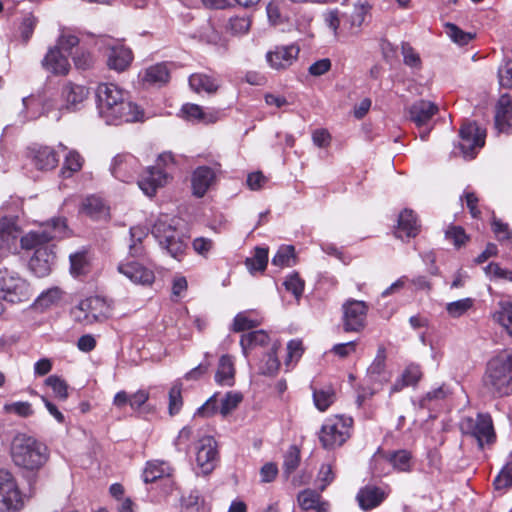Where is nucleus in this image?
<instances>
[{
	"instance_id": "f3484780",
	"label": "nucleus",
	"mask_w": 512,
	"mask_h": 512,
	"mask_svg": "<svg viewBox=\"0 0 512 512\" xmlns=\"http://www.w3.org/2000/svg\"><path fill=\"white\" fill-rule=\"evenodd\" d=\"M452 396L448 386L445 384L429 391L421 400L420 405L430 412L451 413L450 409Z\"/></svg>"
},
{
	"instance_id": "4c0bfd02",
	"label": "nucleus",
	"mask_w": 512,
	"mask_h": 512,
	"mask_svg": "<svg viewBox=\"0 0 512 512\" xmlns=\"http://www.w3.org/2000/svg\"><path fill=\"white\" fill-rule=\"evenodd\" d=\"M298 502L303 510L328 512L329 505L320 501V496L314 491L305 490L298 495Z\"/></svg>"
},
{
	"instance_id": "79ce46f5",
	"label": "nucleus",
	"mask_w": 512,
	"mask_h": 512,
	"mask_svg": "<svg viewBox=\"0 0 512 512\" xmlns=\"http://www.w3.org/2000/svg\"><path fill=\"white\" fill-rule=\"evenodd\" d=\"M251 18L249 16L230 17L225 24V31L232 36H242L250 30Z\"/></svg>"
},
{
	"instance_id": "a19ab883",
	"label": "nucleus",
	"mask_w": 512,
	"mask_h": 512,
	"mask_svg": "<svg viewBox=\"0 0 512 512\" xmlns=\"http://www.w3.org/2000/svg\"><path fill=\"white\" fill-rule=\"evenodd\" d=\"M498 306L499 309L494 312L493 319L512 337V302L500 301Z\"/></svg>"
},
{
	"instance_id": "72a5a7b5",
	"label": "nucleus",
	"mask_w": 512,
	"mask_h": 512,
	"mask_svg": "<svg viewBox=\"0 0 512 512\" xmlns=\"http://www.w3.org/2000/svg\"><path fill=\"white\" fill-rule=\"evenodd\" d=\"M172 472L173 468L168 462L153 460L146 463L142 477L145 483H152L160 478L171 476Z\"/></svg>"
},
{
	"instance_id": "603ef678",
	"label": "nucleus",
	"mask_w": 512,
	"mask_h": 512,
	"mask_svg": "<svg viewBox=\"0 0 512 512\" xmlns=\"http://www.w3.org/2000/svg\"><path fill=\"white\" fill-rule=\"evenodd\" d=\"M300 450L296 445H292L286 451L284 455L283 462V471L284 474L288 477L291 473H293L300 463Z\"/></svg>"
},
{
	"instance_id": "4be33fe9",
	"label": "nucleus",
	"mask_w": 512,
	"mask_h": 512,
	"mask_svg": "<svg viewBox=\"0 0 512 512\" xmlns=\"http://www.w3.org/2000/svg\"><path fill=\"white\" fill-rule=\"evenodd\" d=\"M79 212L95 221H108L110 219V207L99 196L86 197L80 206Z\"/></svg>"
},
{
	"instance_id": "f03ea898",
	"label": "nucleus",
	"mask_w": 512,
	"mask_h": 512,
	"mask_svg": "<svg viewBox=\"0 0 512 512\" xmlns=\"http://www.w3.org/2000/svg\"><path fill=\"white\" fill-rule=\"evenodd\" d=\"M70 230L64 217H55L42 224L39 228L31 230L20 238L21 248L26 251L55 252V241L69 236Z\"/></svg>"
},
{
	"instance_id": "20e7f679",
	"label": "nucleus",
	"mask_w": 512,
	"mask_h": 512,
	"mask_svg": "<svg viewBox=\"0 0 512 512\" xmlns=\"http://www.w3.org/2000/svg\"><path fill=\"white\" fill-rule=\"evenodd\" d=\"M484 383L497 396L512 394V355L506 351L489 360Z\"/></svg>"
},
{
	"instance_id": "6e6d98bb",
	"label": "nucleus",
	"mask_w": 512,
	"mask_h": 512,
	"mask_svg": "<svg viewBox=\"0 0 512 512\" xmlns=\"http://www.w3.org/2000/svg\"><path fill=\"white\" fill-rule=\"evenodd\" d=\"M284 286L296 299H299L303 294L305 282L297 272H293L284 281Z\"/></svg>"
},
{
	"instance_id": "c85d7f7f",
	"label": "nucleus",
	"mask_w": 512,
	"mask_h": 512,
	"mask_svg": "<svg viewBox=\"0 0 512 512\" xmlns=\"http://www.w3.org/2000/svg\"><path fill=\"white\" fill-rule=\"evenodd\" d=\"M118 271L134 283L151 284L154 280V273L136 261L119 264Z\"/></svg>"
},
{
	"instance_id": "69168bd1",
	"label": "nucleus",
	"mask_w": 512,
	"mask_h": 512,
	"mask_svg": "<svg viewBox=\"0 0 512 512\" xmlns=\"http://www.w3.org/2000/svg\"><path fill=\"white\" fill-rule=\"evenodd\" d=\"M201 499L198 492L193 491L181 500V512H199Z\"/></svg>"
},
{
	"instance_id": "f704fd0d",
	"label": "nucleus",
	"mask_w": 512,
	"mask_h": 512,
	"mask_svg": "<svg viewBox=\"0 0 512 512\" xmlns=\"http://www.w3.org/2000/svg\"><path fill=\"white\" fill-rule=\"evenodd\" d=\"M269 342L270 337L265 330H256L243 334L240 339V346L243 354L247 356L248 351L253 350L256 347L266 346Z\"/></svg>"
},
{
	"instance_id": "2eb2a0df",
	"label": "nucleus",
	"mask_w": 512,
	"mask_h": 512,
	"mask_svg": "<svg viewBox=\"0 0 512 512\" xmlns=\"http://www.w3.org/2000/svg\"><path fill=\"white\" fill-rule=\"evenodd\" d=\"M343 330L360 332L365 327L368 306L364 301L349 300L343 305Z\"/></svg>"
},
{
	"instance_id": "dca6fc26",
	"label": "nucleus",
	"mask_w": 512,
	"mask_h": 512,
	"mask_svg": "<svg viewBox=\"0 0 512 512\" xmlns=\"http://www.w3.org/2000/svg\"><path fill=\"white\" fill-rule=\"evenodd\" d=\"M221 172V164L215 163L214 167L198 166L191 174L192 195L202 198L216 183L217 174Z\"/></svg>"
},
{
	"instance_id": "de8ad7c7",
	"label": "nucleus",
	"mask_w": 512,
	"mask_h": 512,
	"mask_svg": "<svg viewBox=\"0 0 512 512\" xmlns=\"http://www.w3.org/2000/svg\"><path fill=\"white\" fill-rule=\"evenodd\" d=\"M368 10V3L355 5L351 13L343 14V25H346L348 23L350 29L359 28L364 22Z\"/></svg>"
},
{
	"instance_id": "ddd939ff",
	"label": "nucleus",
	"mask_w": 512,
	"mask_h": 512,
	"mask_svg": "<svg viewBox=\"0 0 512 512\" xmlns=\"http://www.w3.org/2000/svg\"><path fill=\"white\" fill-rule=\"evenodd\" d=\"M459 136L461 139L459 146L465 158L473 159L485 144V131L481 130L475 122L462 124Z\"/></svg>"
},
{
	"instance_id": "09e8293b",
	"label": "nucleus",
	"mask_w": 512,
	"mask_h": 512,
	"mask_svg": "<svg viewBox=\"0 0 512 512\" xmlns=\"http://www.w3.org/2000/svg\"><path fill=\"white\" fill-rule=\"evenodd\" d=\"M70 272L74 276L85 275L89 271V262L86 251H79L71 254L70 257Z\"/></svg>"
},
{
	"instance_id": "13d9d810",
	"label": "nucleus",
	"mask_w": 512,
	"mask_h": 512,
	"mask_svg": "<svg viewBox=\"0 0 512 512\" xmlns=\"http://www.w3.org/2000/svg\"><path fill=\"white\" fill-rule=\"evenodd\" d=\"M37 22V18L34 17L31 13L23 17L22 22L19 26V32L24 44H27L30 38L32 37Z\"/></svg>"
},
{
	"instance_id": "9b49d317",
	"label": "nucleus",
	"mask_w": 512,
	"mask_h": 512,
	"mask_svg": "<svg viewBox=\"0 0 512 512\" xmlns=\"http://www.w3.org/2000/svg\"><path fill=\"white\" fill-rule=\"evenodd\" d=\"M198 473L210 474L217 466L219 460L217 442L212 436H203L194 446Z\"/></svg>"
},
{
	"instance_id": "c756f323",
	"label": "nucleus",
	"mask_w": 512,
	"mask_h": 512,
	"mask_svg": "<svg viewBox=\"0 0 512 512\" xmlns=\"http://www.w3.org/2000/svg\"><path fill=\"white\" fill-rule=\"evenodd\" d=\"M512 98L509 94L500 96L495 111V127L499 132L508 133L511 129Z\"/></svg>"
},
{
	"instance_id": "864d4df0",
	"label": "nucleus",
	"mask_w": 512,
	"mask_h": 512,
	"mask_svg": "<svg viewBox=\"0 0 512 512\" xmlns=\"http://www.w3.org/2000/svg\"><path fill=\"white\" fill-rule=\"evenodd\" d=\"M182 383L180 381H176L169 391V406L168 410L170 415L178 414L183 405L182 400Z\"/></svg>"
},
{
	"instance_id": "9d476101",
	"label": "nucleus",
	"mask_w": 512,
	"mask_h": 512,
	"mask_svg": "<svg viewBox=\"0 0 512 512\" xmlns=\"http://www.w3.org/2000/svg\"><path fill=\"white\" fill-rule=\"evenodd\" d=\"M386 348L381 345L378 347L377 354L367 369L366 379L372 387L367 392L363 389V393L357 397V404L360 406L367 394L373 395L379 387L389 381V373L386 370Z\"/></svg>"
},
{
	"instance_id": "ea45409f",
	"label": "nucleus",
	"mask_w": 512,
	"mask_h": 512,
	"mask_svg": "<svg viewBox=\"0 0 512 512\" xmlns=\"http://www.w3.org/2000/svg\"><path fill=\"white\" fill-rule=\"evenodd\" d=\"M422 377V372L419 365L410 364L402 373L401 379L398 380L392 387V392H398L405 386L417 384Z\"/></svg>"
},
{
	"instance_id": "aec40b11",
	"label": "nucleus",
	"mask_w": 512,
	"mask_h": 512,
	"mask_svg": "<svg viewBox=\"0 0 512 512\" xmlns=\"http://www.w3.org/2000/svg\"><path fill=\"white\" fill-rule=\"evenodd\" d=\"M88 89L85 86L72 82L65 84L61 91L62 104L60 111L74 112L80 109L81 104L88 96Z\"/></svg>"
},
{
	"instance_id": "4d7b16f0",
	"label": "nucleus",
	"mask_w": 512,
	"mask_h": 512,
	"mask_svg": "<svg viewBox=\"0 0 512 512\" xmlns=\"http://www.w3.org/2000/svg\"><path fill=\"white\" fill-rule=\"evenodd\" d=\"M445 237L447 240L452 241L457 248L465 245V243L469 240V237L463 227L456 225H450L447 228Z\"/></svg>"
},
{
	"instance_id": "4468645a",
	"label": "nucleus",
	"mask_w": 512,
	"mask_h": 512,
	"mask_svg": "<svg viewBox=\"0 0 512 512\" xmlns=\"http://www.w3.org/2000/svg\"><path fill=\"white\" fill-rule=\"evenodd\" d=\"M242 400L243 396L240 392L229 391L224 395L215 393L198 409V412L226 416L232 413Z\"/></svg>"
},
{
	"instance_id": "58836bf2",
	"label": "nucleus",
	"mask_w": 512,
	"mask_h": 512,
	"mask_svg": "<svg viewBox=\"0 0 512 512\" xmlns=\"http://www.w3.org/2000/svg\"><path fill=\"white\" fill-rule=\"evenodd\" d=\"M22 102L28 119H37L41 115H45V94L24 97Z\"/></svg>"
},
{
	"instance_id": "5701e85b",
	"label": "nucleus",
	"mask_w": 512,
	"mask_h": 512,
	"mask_svg": "<svg viewBox=\"0 0 512 512\" xmlns=\"http://www.w3.org/2000/svg\"><path fill=\"white\" fill-rule=\"evenodd\" d=\"M387 496L388 491L384 488L375 485H366L358 491L356 500L362 510L369 511L378 507Z\"/></svg>"
},
{
	"instance_id": "473e14b6",
	"label": "nucleus",
	"mask_w": 512,
	"mask_h": 512,
	"mask_svg": "<svg viewBox=\"0 0 512 512\" xmlns=\"http://www.w3.org/2000/svg\"><path fill=\"white\" fill-rule=\"evenodd\" d=\"M55 259V252L40 251L38 254L31 256L28 265L32 273L41 278L50 274Z\"/></svg>"
},
{
	"instance_id": "0eeeda50",
	"label": "nucleus",
	"mask_w": 512,
	"mask_h": 512,
	"mask_svg": "<svg viewBox=\"0 0 512 512\" xmlns=\"http://www.w3.org/2000/svg\"><path fill=\"white\" fill-rule=\"evenodd\" d=\"M459 427L466 438L476 441L479 449L495 441L496 435L491 418H463Z\"/></svg>"
},
{
	"instance_id": "cd10ccee",
	"label": "nucleus",
	"mask_w": 512,
	"mask_h": 512,
	"mask_svg": "<svg viewBox=\"0 0 512 512\" xmlns=\"http://www.w3.org/2000/svg\"><path fill=\"white\" fill-rule=\"evenodd\" d=\"M437 112V105L427 100H418L409 108L410 120L418 127L427 125Z\"/></svg>"
},
{
	"instance_id": "b1692460",
	"label": "nucleus",
	"mask_w": 512,
	"mask_h": 512,
	"mask_svg": "<svg viewBox=\"0 0 512 512\" xmlns=\"http://www.w3.org/2000/svg\"><path fill=\"white\" fill-rule=\"evenodd\" d=\"M20 229L12 218L0 219V251L15 253Z\"/></svg>"
},
{
	"instance_id": "412c9836",
	"label": "nucleus",
	"mask_w": 512,
	"mask_h": 512,
	"mask_svg": "<svg viewBox=\"0 0 512 512\" xmlns=\"http://www.w3.org/2000/svg\"><path fill=\"white\" fill-rule=\"evenodd\" d=\"M170 178L169 173L154 166L148 167L138 179L139 188L147 195L154 196L157 189L163 187Z\"/></svg>"
},
{
	"instance_id": "680f3d73",
	"label": "nucleus",
	"mask_w": 512,
	"mask_h": 512,
	"mask_svg": "<svg viewBox=\"0 0 512 512\" xmlns=\"http://www.w3.org/2000/svg\"><path fill=\"white\" fill-rule=\"evenodd\" d=\"M46 385L50 387L56 397L60 399H66L68 396L67 384L64 380L56 375L49 376L46 381Z\"/></svg>"
},
{
	"instance_id": "7ed1b4c3",
	"label": "nucleus",
	"mask_w": 512,
	"mask_h": 512,
	"mask_svg": "<svg viewBox=\"0 0 512 512\" xmlns=\"http://www.w3.org/2000/svg\"><path fill=\"white\" fill-rule=\"evenodd\" d=\"M11 457L15 465L27 470H37L47 461L48 449L34 437L18 434L11 444Z\"/></svg>"
},
{
	"instance_id": "3c124183",
	"label": "nucleus",
	"mask_w": 512,
	"mask_h": 512,
	"mask_svg": "<svg viewBox=\"0 0 512 512\" xmlns=\"http://www.w3.org/2000/svg\"><path fill=\"white\" fill-rule=\"evenodd\" d=\"M182 112L189 120H197L200 122L210 123L214 122L215 118L212 114H206L202 107L197 104H185L182 107Z\"/></svg>"
},
{
	"instance_id": "e2e57ef3",
	"label": "nucleus",
	"mask_w": 512,
	"mask_h": 512,
	"mask_svg": "<svg viewBox=\"0 0 512 512\" xmlns=\"http://www.w3.org/2000/svg\"><path fill=\"white\" fill-rule=\"evenodd\" d=\"M83 165V158L76 151H70L64 161L63 173L66 171L69 172L68 176H71L72 173L78 172L81 170Z\"/></svg>"
},
{
	"instance_id": "423d86ee",
	"label": "nucleus",
	"mask_w": 512,
	"mask_h": 512,
	"mask_svg": "<svg viewBox=\"0 0 512 512\" xmlns=\"http://www.w3.org/2000/svg\"><path fill=\"white\" fill-rule=\"evenodd\" d=\"M32 297L29 283L18 273L0 268V299L11 304L27 302Z\"/></svg>"
},
{
	"instance_id": "8fccbe9b",
	"label": "nucleus",
	"mask_w": 512,
	"mask_h": 512,
	"mask_svg": "<svg viewBox=\"0 0 512 512\" xmlns=\"http://www.w3.org/2000/svg\"><path fill=\"white\" fill-rule=\"evenodd\" d=\"M444 27L447 36L460 46L467 45L474 38L473 34L463 31L453 23H445Z\"/></svg>"
},
{
	"instance_id": "1a4fd4ad",
	"label": "nucleus",
	"mask_w": 512,
	"mask_h": 512,
	"mask_svg": "<svg viewBox=\"0 0 512 512\" xmlns=\"http://www.w3.org/2000/svg\"><path fill=\"white\" fill-rule=\"evenodd\" d=\"M353 418H330L321 428L319 439L326 449L343 445L350 437Z\"/></svg>"
},
{
	"instance_id": "c9c22d12",
	"label": "nucleus",
	"mask_w": 512,
	"mask_h": 512,
	"mask_svg": "<svg viewBox=\"0 0 512 512\" xmlns=\"http://www.w3.org/2000/svg\"><path fill=\"white\" fill-rule=\"evenodd\" d=\"M170 72L165 63H158L148 67L143 74L144 83L154 86H162L169 82Z\"/></svg>"
},
{
	"instance_id": "a211bd4d",
	"label": "nucleus",
	"mask_w": 512,
	"mask_h": 512,
	"mask_svg": "<svg viewBox=\"0 0 512 512\" xmlns=\"http://www.w3.org/2000/svg\"><path fill=\"white\" fill-rule=\"evenodd\" d=\"M139 168L140 163L136 157L131 154H118L112 161L111 173L116 179L129 183L138 174Z\"/></svg>"
},
{
	"instance_id": "7c9ffc66",
	"label": "nucleus",
	"mask_w": 512,
	"mask_h": 512,
	"mask_svg": "<svg viewBox=\"0 0 512 512\" xmlns=\"http://www.w3.org/2000/svg\"><path fill=\"white\" fill-rule=\"evenodd\" d=\"M189 85L196 93L205 92L212 95L218 91L220 80L217 76L212 74L193 73L189 77Z\"/></svg>"
},
{
	"instance_id": "052dcab7",
	"label": "nucleus",
	"mask_w": 512,
	"mask_h": 512,
	"mask_svg": "<svg viewBox=\"0 0 512 512\" xmlns=\"http://www.w3.org/2000/svg\"><path fill=\"white\" fill-rule=\"evenodd\" d=\"M401 53L403 55V62L405 65L418 68L421 66V59L419 54L408 42H402Z\"/></svg>"
},
{
	"instance_id": "e433bc0d",
	"label": "nucleus",
	"mask_w": 512,
	"mask_h": 512,
	"mask_svg": "<svg viewBox=\"0 0 512 512\" xmlns=\"http://www.w3.org/2000/svg\"><path fill=\"white\" fill-rule=\"evenodd\" d=\"M235 368L231 356L222 355L219 359L215 374V381L220 385L232 386L234 383Z\"/></svg>"
},
{
	"instance_id": "39448f33",
	"label": "nucleus",
	"mask_w": 512,
	"mask_h": 512,
	"mask_svg": "<svg viewBox=\"0 0 512 512\" xmlns=\"http://www.w3.org/2000/svg\"><path fill=\"white\" fill-rule=\"evenodd\" d=\"M178 225L179 219L163 216L156 220L151 232L162 249L173 258L180 260L185 254L187 241L184 234L179 231Z\"/></svg>"
},
{
	"instance_id": "c03bdc74",
	"label": "nucleus",
	"mask_w": 512,
	"mask_h": 512,
	"mask_svg": "<svg viewBox=\"0 0 512 512\" xmlns=\"http://www.w3.org/2000/svg\"><path fill=\"white\" fill-rule=\"evenodd\" d=\"M272 264L279 267H291L296 264L295 247L282 245L272 258Z\"/></svg>"
},
{
	"instance_id": "5fc2aeb1",
	"label": "nucleus",
	"mask_w": 512,
	"mask_h": 512,
	"mask_svg": "<svg viewBox=\"0 0 512 512\" xmlns=\"http://www.w3.org/2000/svg\"><path fill=\"white\" fill-rule=\"evenodd\" d=\"M474 300L472 298H464L446 305L447 313L453 318L463 316L469 309L472 308Z\"/></svg>"
},
{
	"instance_id": "6ab92c4d",
	"label": "nucleus",
	"mask_w": 512,
	"mask_h": 512,
	"mask_svg": "<svg viewBox=\"0 0 512 512\" xmlns=\"http://www.w3.org/2000/svg\"><path fill=\"white\" fill-rule=\"evenodd\" d=\"M300 49L296 45L276 46L267 52L266 60L275 70H284L290 67L298 58Z\"/></svg>"
},
{
	"instance_id": "a18cd8bd",
	"label": "nucleus",
	"mask_w": 512,
	"mask_h": 512,
	"mask_svg": "<svg viewBox=\"0 0 512 512\" xmlns=\"http://www.w3.org/2000/svg\"><path fill=\"white\" fill-rule=\"evenodd\" d=\"M261 323L262 320L257 317H252L251 312H240L234 317L232 331L242 332L245 330L256 328L259 325H261Z\"/></svg>"
},
{
	"instance_id": "a878e982",
	"label": "nucleus",
	"mask_w": 512,
	"mask_h": 512,
	"mask_svg": "<svg viewBox=\"0 0 512 512\" xmlns=\"http://www.w3.org/2000/svg\"><path fill=\"white\" fill-rule=\"evenodd\" d=\"M420 232V224L417 216L411 209H404L398 217V225L395 230V236L404 240L405 238H414Z\"/></svg>"
},
{
	"instance_id": "f257e3e1",
	"label": "nucleus",
	"mask_w": 512,
	"mask_h": 512,
	"mask_svg": "<svg viewBox=\"0 0 512 512\" xmlns=\"http://www.w3.org/2000/svg\"><path fill=\"white\" fill-rule=\"evenodd\" d=\"M96 102L99 115L107 124L119 125L144 120V110L130 100L128 92L115 84H99Z\"/></svg>"
},
{
	"instance_id": "49530a36",
	"label": "nucleus",
	"mask_w": 512,
	"mask_h": 512,
	"mask_svg": "<svg viewBox=\"0 0 512 512\" xmlns=\"http://www.w3.org/2000/svg\"><path fill=\"white\" fill-rule=\"evenodd\" d=\"M394 469L400 472H408L411 469V453L407 450H398L385 456Z\"/></svg>"
},
{
	"instance_id": "0e129e2a",
	"label": "nucleus",
	"mask_w": 512,
	"mask_h": 512,
	"mask_svg": "<svg viewBox=\"0 0 512 512\" xmlns=\"http://www.w3.org/2000/svg\"><path fill=\"white\" fill-rule=\"evenodd\" d=\"M493 484L496 490H504L512 486V461L501 470Z\"/></svg>"
},
{
	"instance_id": "338daca9",
	"label": "nucleus",
	"mask_w": 512,
	"mask_h": 512,
	"mask_svg": "<svg viewBox=\"0 0 512 512\" xmlns=\"http://www.w3.org/2000/svg\"><path fill=\"white\" fill-rule=\"evenodd\" d=\"M492 230L499 241L512 242V230L509 229L507 223H503L501 220L494 217L492 221Z\"/></svg>"
},
{
	"instance_id": "2f4dec72",
	"label": "nucleus",
	"mask_w": 512,
	"mask_h": 512,
	"mask_svg": "<svg viewBox=\"0 0 512 512\" xmlns=\"http://www.w3.org/2000/svg\"><path fill=\"white\" fill-rule=\"evenodd\" d=\"M32 162L38 170L47 171L56 168L59 157L56 151L48 146L32 150Z\"/></svg>"
},
{
	"instance_id": "37998d69",
	"label": "nucleus",
	"mask_w": 512,
	"mask_h": 512,
	"mask_svg": "<svg viewBox=\"0 0 512 512\" xmlns=\"http://www.w3.org/2000/svg\"><path fill=\"white\" fill-rule=\"evenodd\" d=\"M268 264V248L256 247L254 249V255L251 258L245 260V265L251 273L263 272Z\"/></svg>"
},
{
	"instance_id": "bf43d9fd",
	"label": "nucleus",
	"mask_w": 512,
	"mask_h": 512,
	"mask_svg": "<svg viewBox=\"0 0 512 512\" xmlns=\"http://www.w3.org/2000/svg\"><path fill=\"white\" fill-rule=\"evenodd\" d=\"M314 404L320 412H324L334 401V393L331 390H315L313 392Z\"/></svg>"
},
{
	"instance_id": "774afa93",
	"label": "nucleus",
	"mask_w": 512,
	"mask_h": 512,
	"mask_svg": "<svg viewBox=\"0 0 512 512\" xmlns=\"http://www.w3.org/2000/svg\"><path fill=\"white\" fill-rule=\"evenodd\" d=\"M499 84L506 89H512V60H507L498 70Z\"/></svg>"
},
{
	"instance_id": "6e6552de",
	"label": "nucleus",
	"mask_w": 512,
	"mask_h": 512,
	"mask_svg": "<svg viewBox=\"0 0 512 512\" xmlns=\"http://www.w3.org/2000/svg\"><path fill=\"white\" fill-rule=\"evenodd\" d=\"M24 507V498L11 472L0 469V512H18Z\"/></svg>"
},
{
	"instance_id": "bb28decb",
	"label": "nucleus",
	"mask_w": 512,
	"mask_h": 512,
	"mask_svg": "<svg viewBox=\"0 0 512 512\" xmlns=\"http://www.w3.org/2000/svg\"><path fill=\"white\" fill-rule=\"evenodd\" d=\"M133 60V53L130 48L124 45H115L107 51V65L117 72L126 70Z\"/></svg>"
},
{
	"instance_id": "f8f14e48",
	"label": "nucleus",
	"mask_w": 512,
	"mask_h": 512,
	"mask_svg": "<svg viewBox=\"0 0 512 512\" xmlns=\"http://www.w3.org/2000/svg\"><path fill=\"white\" fill-rule=\"evenodd\" d=\"M83 316H77V320L85 324L103 322L111 314V305L100 296H90L80 301L76 308Z\"/></svg>"
},
{
	"instance_id": "393cba45",
	"label": "nucleus",
	"mask_w": 512,
	"mask_h": 512,
	"mask_svg": "<svg viewBox=\"0 0 512 512\" xmlns=\"http://www.w3.org/2000/svg\"><path fill=\"white\" fill-rule=\"evenodd\" d=\"M42 67L54 75H67L70 63L59 47H51L42 60Z\"/></svg>"
}]
</instances>
